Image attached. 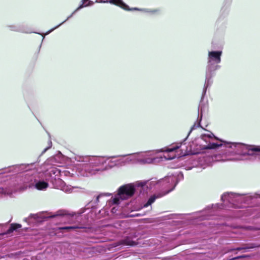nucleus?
I'll use <instances>...</instances> for the list:
<instances>
[{
    "label": "nucleus",
    "mask_w": 260,
    "mask_h": 260,
    "mask_svg": "<svg viewBox=\"0 0 260 260\" xmlns=\"http://www.w3.org/2000/svg\"><path fill=\"white\" fill-rule=\"evenodd\" d=\"M213 137L217 139L214 135L209 132L207 134L201 135L200 138L198 140L199 143H200V149H214L221 147L224 148L226 154H215L212 156L203 154L191 156L186 162L185 165L186 170H189L194 167H199L205 169L207 166L211 165L212 162L214 161L242 160L247 159V158H244V156H240L234 152L229 151L230 149L227 147L226 144L228 143L233 144V143L222 140H220V142H212L211 140Z\"/></svg>",
    "instance_id": "f257e3e1"
},
{
    "label": "nucleus",
    "mask_w": 260,
    "mask_h": 260,
    "mask_svg": "<svg viewBox=\"0 0 260 260\" xmlns=\"http://www.w3.org/2000/svg\"><path fill=\"white\" fill-rule=\"evenodd\" d=\"M75 167L82 176H89L111 169L117 163L105 156L76 155L73 158Z\"/></svg>",
    "instance_id": "f03ea898"
},
{
    "label": "nucleus",
    "mask_w": 260,
    "mask_h": 260,
    "mask_svg": "<svg viewBox=\"0 0 260 260\" xmlns=\"http://www.w3.org/2000/svg\"><path fill=\"white\" fill-rule=\"evenodd\" d=\"M204 106L201 103L199 105L198 112L199 115H200V119L198 123H195L191 127L190 131L189 132L187 137L182 142L177 143L170 147L166 148L165 150L161 149L159 150H150L146 151H141L135 153L136 157V164L145 165L153 164L156 159V154L158 152L165 151L167 152H172L175 150L181 148V154L182 155H187L192 153V149L191 148H188L187 147L186 149L183 148L185 143H184L187 139L188 136L191 132L197 127H200V122L202 118L203 111L204 110Z\"/></svg>",
    "instance_id": "7ed1b4c3"
},
{
    "label": "nucleus",
    "mask_w": 260,
    "mask_h": 260,
    "mask_svg": "<svg viewBox=\"0 0 260 260\" xmlns=\"http://www.w3.org/2000/svg\"><path fill=\"white\" fill-rule=\"evenodd\" d=\"M223 204H216L207 207L205 210L200 212L201 215L199 216V220L210 219V216L214 214V212L218 209H223L227 207L239 208V203H246L251 199V197L245 196L243 194L234 192L225 193L221 198Z\"/></svg>",
    "instance_id": "20e7f679"
},
{
    "label": "nucleus",
    "mask_w": 260,
    "mask_h": 260,
    "mask_svg": "<svg viewBox=\"0 0 260 260\" xmlns=\"http://www.w3.org/2000/svg\"><path fill=\"white\" fill-rule=\"evenodd\" d=\"M35 164H21L13 166L8 169V172L13 171L15 173H26L22 176H20L18 179L19 180V184L22 185L20 188H27V187L34 186L38 190H43L48 188L49 184L48 182L43 180H39L35 177L32 176L29 171L31 167L34 166Z\"/></svg>",
    "instance_id": "39448f33"
},
{
    "label": "nucleus",
    "mask_w": 260,
    "mask_h": 260,
    "mask_svg": "<svg viewBox=\"0 0 260 260\" xmlns=\"http://www.w3.org/2000/svg\"><path fill=\"white\" fill-rule=\"evenodd\" d=\"M222 52L221 50L209 51L208 53L207 64L206 68L205 81L203 89L202 100L205 96L207 90L213 83V78L215 72L220 68L218 64L221 62V56Z\"/></svg>",
    "instance_id": "423d86ee"
},
{
    "label": "nucleus",
    "mask_w": 260,
    "mask_h": 260,
    "mask_svg": "<svg viewBox=\"0 0 260 260\" xmlns=\"http://www.w3.org/2000/svg\"><path fill=\"white\" fill-rule=\"evenodd\" d=\"M230 152H234L247 158L246 160H254L260 159V146L246 145L244 143H228Z\"/></svg>",
    "instance_id": "0eeeda50"
},
{
    "label": "nucleus",
    "mask_w": 260,
    "mask_h": 260,
    "mask_svg": "<svg viewBox=\"0 0 260 260\" xmlns=\"http://www.w3.org/2000/svg\"><path fill=\"white\" fill-rule=\"evenodd\" d=\"M148 181H138L135 184H127L121 186L118 189L117 193L109 201L111 205H118L122 200H125L132 197L137 188H144L148 186Z\"/></svg>",
    "instance_id": "6e6552de"
},
{
    "label": "nucleus",
    "mask_w": 260,
    "mask_h": 260,
    "mask_svg": "<svg viewBox=\"0 0 260 260\" xmlns=\"http://www.w3.org/2000/svg\"><path fill=\"white\" fill-rule=\"evenodd\" d=\"M178 182V181L177 180V178L175 176L173 175L165 177L160 182L162 184V185L164 186V189H165L167 190H165V192L161 194H158L157 196L153 195L150 197L147 202L144 204L143 207H147L148 206L151 205L156 199L160 198L170 192L174 189Z\"/></svg>",
    "instance_id": "1a4fd4ad"
},
{
    "label": "nucleus",
    "mask_w": 260,
    "mask_h": 260,
    "mask_svg": "<svg viewBox=\"0 0 260 260\" xmlns=\"http://www.w3.org/2000/svg\"><path fill=\"white\" fill-rule=\"evenodd\" d=\"M59 155H56L48 159L44 163V167L48 166H52L50 168H47L45 172V175L46 176V180H49V177L51 179V181L53 182V180H56L58 182L61 179H59V176H61V170L55 167L57 166L58 163L60 162Z\"/></svg>",
    "instance_id": "9d476101"
},
{
    "label": "nucleus",
    "mask_w": 260,
    "mask_h": 260,
    "mask_svg": "<svg viewBox=\"0 0 260 260\" xmlns=\"http://www.w3.org/2000/svg\"><path fill=\"white\" fill-rule=\"evenodd\" d=\"M96 3H110L116 5L124 10H128V6L122 0H96Z\"/></svg>",
    "instance_id": "9b49d317"
},
{
    "label": "nucleus",
    "mask_w": 260,
    "mask_h": 260,
    "mask_svg": "<svg viewBox=\"0 0 260 260\" xmlns=\"http://www.w3.org/2000/svg\"><path fill=\"white\" fill-rule=\"evenodd\" d=\"M124 156H126L124 159L121 160V162L124 164L129 163L136 164V157L135 153L125 155H124Z\"/></svg>",
    "instance_id": "f8f14e48"
},
{
    "label": "nucleus",
    "mask_w": 260,
    "mask_h": 260,
    "mask_svg": "<svg viewBox=\"0 0 260 260\" xmlns=\"http://www.w3.org/2000/svg\"><path fill=\"white\" fill-rule=\"evenodd\" d=\"M60 184V189L66 192H71L73 189L74 188L71 185H67L61 180H59L58 182Z\"/></svg>",
    "instance_id": "ddd939ff"
},
{
    "label": "nucleus",
    "mask_w": 260,
    "mask_h": 260,
    "mask_svg": "<svg viewBox=\"0 0 260 260\" xmlns=\"http://www.w3.org/2000/svg\"><path fill=\"white\" fill-rule=\"evenodd\" d=\"M77 11H76V10L71 14V15H70L69 16H68L67 17V18L64 21H63L62 22H61V23H60L59 25H57L56 26L54 27V28H52L51 29L49 30V31H48L45 35H43V34H41L42 36H43V39H42V41L45 38V35H49L50 33H51L52 31H53L54 30H55V29L57 28L58 27H59L60 26H61L62 24H63L65 22H66L67 20H68L70 18H71L73 16V15H74Z\"/></svg>",
    "instance_id": "4468645a"
},
{
    "label": "nucleus",
    "mask_w": 260,
    "mask_h": 260,
    "mask_svg": "<svg viewBox=\"0 0 260 260\" xmlns=\"http://www.w3.org/2000/svg\"><path fill=\"white\" fill-rule=\"evenodd\" d=\"M93 4L94 2L93 1L89 0H82L81 4L76 9V11H78L84 7L91 6Z\"/></svg>",
    "instance_id": "2eb2a0df"
},
{
    "label": "nucleus",
    "mask_w": 260,
    "mask_h": 260,
    "mask_svg": "<svg viewBox=\"0 0 260 260\" xmlns=\"http://www.w3.org/2000/svg\"><path fill=\"white\" fill-rule=\"evenodd\" d=\"M7 27L9 29V30L14 31L17 32H22L24 33H29L28 31H24L22 29V28L18 25H7Z\"/></svg>",
    "instance_id": "dca6fc26"
},
{
    "label": "nucleus",
    "mask_w": 260,
    "mask_h": 260,
    "mask_svg": "<svg viewBox=\"0 0 260 260\" xmlns=\"http://www.w3.org/2000/svg\"><path fill=\"white\" fill-rule=\"evenodd\" d=\"M120 243L121 244L126 246H133L136 245V243L129 238L122 240Z\"/></svg>",
    "instance_id": "f3484780"
},
{
    "label": "nucleus",
    "mask_w": 260,
    "mask_h": 260,
    "mask_svg": "<svg viewBox=\"0 0 260 260\" xmlns=\"http://www.w3.org/2000/svg\"><path fill=\"white\" fill-rule=\"evenodd\" d=\"M132 10H140L145 13H149L151 14H155L159 12V10L158 9H139L138 8H135L132 9Z\"/></svg>",
    "instance_id": "a211bd4d"
},
{
    "label": "nucleus",
    "mask_w": 260,
    "mask_h": 260,
    "mask_svg": "<svg viewBox=\"0 0 260 260\" xmlns=\"http://www.w3.org/2000/svg\"><path fill=\"white\" fill-rule=\"evenodd\" d=\"M21 227V225L17 223H13L10 225V228L7 231V233L10 234L12 233L13 231L19 229Z\"/></svg>",
    "instance_id": "6ab92c4d"
},
{
    "label": "nucleus",
    "mask_w": 260,
    "mask_h": 260,
    "mask_svg": "<svg viewBox=\"0 0 260 260\" xmlns=\"http://www.w3.org/2000/svg\"><path fill=\"white\" fill-rule=\"evenodd\" d=\"M11 193H12V191L8 190L7 189L0 187V194L8 195V194H10Z\"/></svg>",
    "instance_id": "aec40b11"
},
{
    "label": "nucleus",
    "mask_w": 260,
    "mask_h": 260,
    "mask_svg": "<svg viewBox=\"0 0 260 260\" xmlns=\"http://www.w3.org/2000/svg\"><path fill=\"white\" fill-rule=\"evenodd\" d=\"M64 214L63 213H62V211H59L57 212V214H54V215H51V216H48V217H46V216H44V215H42L41 216V217L42 218L43 220H46L47 218H50V217H54L56 216H58V215H64Z\"/></svg>",
    "instance_id": "412c9836"
},
{
    "label": "nucleus",
    "mask_w": 260,
    "mask_h": 260,
    "mask_svg": "<svg viewBox=\"0 0 260 260\" xmlns=\"http://www.w3.org/2000/svg\"><path fill=\"white\" fill-rule=\"evenodd\" d=\"M111 195V193H102L101 194H100L99 196H97L96 198V200H95V201L96 203L99 202V199L100 198L103 197H105V196H110Z\"/></svg>",
    "instance_id": "4be33fe9"
},
{
    "label": "nucleus",
    "mask_w": 260,
    "mask_h": 260,
    "mask_svg": "<svg viewBox=\"0 0 260 260\" xmlns=\"http://www.w3.org/2000/svg\"><path fill=\"white\" fill-rule=\"evenodd\" d=\"M48 146L45 148L43 151L42 152L41 155H43L44 153H45L49 149H50L52 147V142L50 140H49L48 142Z\"/></svg>",
    "instance_id": "5701e85b"
},
{
    "label": "nucleus",
    "mask_w": 260,
    "mask_h": 260,
    "mask_svg": "<svg viewBox=\"0 0 260 260\" xmlns=\"http://www.w3.org/2000/svg\"><path fill=\"white\" fill-rule=\"evenodd\" d=\"M79 228L78 226H64L60 228V229L61 230H74L76 229Z\"/></svg>",
    "instance_id": "b1692460"
},
{
    "label": "nucleus",
    "mask_w": 260,
    "mask_h": 260,
    "mask_svg": "<svg viewBox=\"0 0 260 260\" xmlns=\"http://www.w3.org/2000/svg\"><path fill=\"white\" fill-rule=\"evenodd\" d=\"M164 157L166 159H172L175 157V155H172V156H169V155L168 154L167 155H164Z\"/></svg>",
    "instance_id": "393cba45"
},
{
    "label": "nucleus",
    "mask_w": 260,
    "mask_h": 260,
    "mask_svg": "<svg viewBox=\"0 0 260 260\" xmlns=\"http://www.w3.org/2000/svg\"><path fill=\"white\" fill-rule=\"evenodd\" d=\"M178 178H179V179H183V174L182 173H179L178 174Z\"/></svg>",
    "instance_id": "a878e982"
},
{
    "label": "nucleus",
    "mask_w": 260,
    "mask_h": 260,
    "mask_svg": "<svg viewBox=\"0 0 260 260\" xmlns=\"http://www.w3.org/2000/svg\"><path fill=\"white\" fill-rule=\"evenodd\" d=\"M85 212V210L84 209H81L80 210V211H79L77 214H79V215H80L82 213H83L84 212Z\"/></svg>",
    "instance_id": "bb28decb"
},
{
    "label": "nucleus",
    "mask_w": 260,
    "mask_h": 260,
    "mask_svg": "<svg viewBox=\"0 0 260 260\" xmlns=\"http://www.w3.org/2000/svg\"><path fill=\"white\" fill-rule=\"evenodd\" d=\"M111 212H112L113 213H115L116 212L115 207H113V208L111 209Z\"/></svg>",
    "instance_id": "cd10ccee"
},
{
    "label": "nucleus",
    "mask_w": 260,
    "mask_h": 260,
    "mask_svg": "<svg viewBox=\"0 0 260 260\" xmlns=\"http://www.w3.org/2000/svg\"><path fill=\"white\" fill-rule=\"evenodd\" d=\"M243 249V248L238 247V248H237L236 249L237 250H240Z\"/></svg>",
    "instance_id": "c85d7f7f"
}]
</instances>
